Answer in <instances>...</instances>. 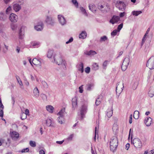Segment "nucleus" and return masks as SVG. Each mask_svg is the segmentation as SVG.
<instances>
[{
	"label": "nucleus",
	"mask_w": 154,
	"mask_h": 154,
	"mask_svg": "<svg viewBox=\"0 0 154 154\" xmlns=\"http://www.w3.org/2000/svg\"><path fill=\"white\" fill-rule=\"evenodd\" d=\"M41 97L42 98L43 100H46L47 99V96L46 95L42 94H41Z\"/></svg>",
	"instance_id": "nucleus-51"
},
{
	"label": "nucleus",
	"mask_w": 154,
	"mask_h": 154,
	"mask_svg": "<svg viewBox=\"0 0 154 154\" xmlns=\"http://www.w3.org/2000/svg\"><path fill=\"white\" fill-rule=\"evenodd\" d=\"M148 94L150 97H152L154 95V89H151L148 92Z\"/></svg>",
	"instance_id": "nucleus-34"
},
{
	"label": "nucleus",
	"mask_w": 154,
	"mask_h": 154,
	"mask_svg": "<svg viewBox=\"0 0 154 154\" xmlns=\"http://www.w3.org/2000/svg\"><path fill=\"white\" fill-rule=\"evenodd\" d=\"M124 88L123 83L119 82L117 83L116 87V91L117 94H119L118 96L122 91Z\"/></svg>",
	"instance_id": "nucleus-7"
},
{
	"label": "nucleus",
	"mask_w": 154,
	"mask_h": 154,
	"mask_svg": "<svg viewBox=\"0 0 154 154\" xmlns=\"http://www.w3.org/2000/svg\"><path fill=\"white\" fill-rule=\"evenodd\" d=\"M139 113L138 111H135L133 114V117L135 119H138L139 117Z\"/></svg>",
	"instance_id": "nucleus-29"
},
{
	"label": "nucleus",
	"mask_w": 154,
	"mask_h": 154,
	"mask_svg": "<svg viewBox=\"0 0 154 154\" xmlns=\"http://www.w3.org/2000/svg\"><path fill=\"white\" fill-rule=\"evenodd\" d=\"M58 19L60 23L62 26L66 24V20L63 15H59L58 16Z\"/></svg>",
	"instance_id": "nucleus-10"
},
{
	"label": "nucleus",
	"mask_w": 154,
	"mask_h": 154,
	"mask_svg": "<svg viewBox=\"0 0 154 154\" xmlns=\"http://www.w3.org/2000/svg\"><path fill=\"white\" fill-rule=\"evenodd\" d=\"M32 63L35 65L41 66V63L40 60L37 59L36 58H34L32 60Z\"/></svg>",
	"instance_id": "nucleus-19"
},
{
	"label": "nucleus",
	"mask_w": 154,
	"mask_h": 154,
	"mask_svg": "<svg viewBox=\"0 0 154 154\" xmlns=\"http://www.w3.org/2000/svg\"><path fill=\"white\" fill-rule=\"evenodd\" d=\"M12 139L14 140L17 139L19 137V134L16 131H13L11 134Z\"/></svg>",
	"instance_id": "nucleus-14"
},
{
	"label": "nucleus",
	"mask_w": 154,
	"mask_h": 154,
	"mask_svg": "<svg viewBox=\"0 0 154 154\" xmlns=\"http://www.w3.org/2000/svg\"><path fill=\"white\" fill-rule=\"evenodd\" d=\"M116 6L119 9L122 11L125 10L126 8L125 3L122 1H117L116 4Z\"/></svg>",
	"instance_id": "nucleus-6"
},
{
	"label": "nucleus",
	"mask_w": 154,
	"mask_h": 154,
	"mask_svg": "<svg viewBox=\"0 0 154 154\" xmlns=\"http://www.w3.org/2000/svg\"><path fill=\"white\" fill-rule=\"evenodd\" d=\"M123 26V23H121L119 25L117 28V30L119 32L120 31V30L122 28Z\"/></svg>",
	"instance_id": "nucleus-53"
},
{
	"label": "nucleus",
	"mask_w": 154,
	"mask_h": 154,
	"mask_svg": "<svg viewBox=\"0 0 154 154\" xmlns=\"http://www.w3.org/2000/svg\"><path fill=\"white\" fill-rule=\"evenodd\" d=\"M4 112L3 110H0V116L3 117V116Z\"/></svg>",
	"instance_id": "nucleus-61"
},
{
	"label": "nucleus",
	"mask_w": 154,
	"mask_h": 154,
	"mask_svg": "<svg viewBox=\"0 0 154 154\" xmlns=\"http://www.w3.org/2000/svg\"><path fill=\"white\" fill-rule=\"evenodd\" d=\"M73 134H71L69 137L67 138V140H71L72 139V138H73Z\"/></svg>",
	"instance_id": "nucleus-58"
},
{
	"label": "nucleus",
	"mask_w": 154,
	"mask_h": 154,
	"mask_svg": "<svg viewBox=\"0 0 154 154\" xmlns=\"http://www.w3.org/2000/svg\"><path fill=\"white\" fill-rule=\"evenodd\" d=\"M29 144L32 147H35L36 146V143L35 141H30Z\"/></svg>",
	"instance_id": "nucleus-49"
},
{
	"label": "nucleus",
	"mask_w": 154,
	"mask_h": 154,
	"mask_svg": "<svg viewBox=\"0 0 154 154\" xmlns=\"http://www.w3.org/2000/svg\"><path fill=\"white\" fill-rule=\"evenodd\" d=\"M85 72L87 73H89L90 71V68L89 67H87L85 69Z\"/></svg>",
	"instance_id": "nucleus-55"
},
{
	"label": "nucleus",
	"mask_w": 154,
	"mask_h": 154,
	"mask_svg": "<svg viewBox=\"0 0 154 154\" xmlns=\"http://www.w3.org/2000/svg\"><path fill=\"white\" fill-rule=\"evenodd\" d=\"M46 122L47 125L48 126H52V121L51 119H48L46 120Z\"/></svg>",
	"instance_id": "nucleus-32"
},
{
	"label": "nucleus",
	"mask_w": 154,
	"mask_h": 154,
	"mask_svg": "<svg viewBox=\"0 0 154 154\" xmlns=\"http://www.w3.org/2000/svg\"><path fill=\"white\" fill-rule=\"evenodd\" d=\"M128 65L126 64H124L122 63V71H125L127 68Z\"/></svg>",
	"instance_id": "nucleus-41"
},
{
	"label": "nucleus",
	"mask_w": 154,
	"mask_h": 154,
	"mask_svg": "<svg viewBox=\"0 0 154 154\" xmlns=\"http://www.w3.org/2000/svg\"><path fill=\"white\" fill-rule=\"evenodd\" d=\"M146 66L150 69H154V56H152L149 58L147 62Z\"/></svg>",
	"instance_id": "nucleus-5"
},
{
	"label": "nucleus",
	"mask_w": 154,
	"mask_h": 154,
	"mask_svg": "<svg viewBox=\"0 0 154 154\" xmlns=\"http://www.w3.org/2000/svg\"><path fill=\"white\" fill-rule=\"evenodd\" d=\"M16 77L17 80V82L19 83L21 87L23 86V84L22 83V82L21 80L20 79L19 76L17 75H16Z\"/></svg>",
	"instance_id": "nucleus-37"
},
{
	"label": "nucleus",
	"mask_w": 154,
	"mask_h": 154,
	"mask_svg": "<svg viewBox=\"0 0 154 154\" xmlns=\"http://www.w3.org/2000/svg\"><path fill=\"white\" fill-rule=\"evenodd\" d=\"M112 108L110 110L108 109L107 111L106 116L108 118H110L112 115Z\"/></svg>",
	"instance_id": "nucleus-26"
},
{
	"label": "nucleus",
	"mask_w": 154,
	"mask_h": 154,
	"mask_svg": "<svg viewBox=\"0 0 154 154\" xmlns=\"http://www.w3.org/2000/svg\"><path fill=\"white\" fill-rule=\"evenodd\" d=\"M22 27H21L19 31V38L21 39H22L23 38V35H24V32L22 30Z\"/></svg>",
	"instance_id": "nucleus-27"
},
{
	"label": "nucleus",
	"mask_w": 154,
	"mask_h": 154,
	"mask_svg": "<svg viewBox=\"0 0 154 154\" xmlns=\"http://www.w3.org/2000/svg\"><path fill=\"white\" fill-rule=\"evenodd\" d=\"M9 19L11 22L15 23L17 21L18 17L16 14L14 13H11L10 15Z\"/></svg>",
	"instance_id": "nucleus-9"
},
{
	"label": "nucleus",
	"mask_w": 154,
	"mask_h": 154,
	"mask_svg": "<svg viewBox=\"0 0 154 154\" xmlns=\"http://www.w3.org/2000/svg\"><path fill=\"white\" fill-rule=\"evenodd\" d=\"M72 2L76 8L79 7V4L76 0H72Z\"/></svg>",
	"instance_id": "nucleus-38"
},
{
	"label": "nucleus",
	"mask_w": 154,
	"mask_h": 154,
	"mask_svg": "<svg viewBox=\"0 0 154 154\" xmlns=\"http://www.w3.org/2000/svg\"><path fill=\"white\" fill-rule=\"evenodd\" d=\"M42 83L44 88H48V86L47 83L45 81H42Z\"/></svg>",
	"instance_id": "nucleus-48"
},
{
	"label": "nucleus",
	"mask_w": 154,
	"mask_h": 154,
	"mask_svg": "<svg viewBox=\"0 0 154 154\" xmlns=\"http://www.w3.org/2000/svg\"><path fill=\"white\" fill-rule=\"evenodd\" d=\"M80 10L83 12V13L85 15L87 14V13L85 9H84L83 7H81L80 8Z\"/></svg>",
	"instance_id": "nucleus-57"
},
{
	"label": "nucleus",
	"mask_w": 154,
	"mask_h": 154,
	"mask_svg": "<svg viewBox=\"0 0 154 154\" xmlns=\"http://www.w3.org/2000/svg\"><path fill=\"white\" fill-rule=\"evenodd\" d=\"M27 118V116L26 114L24 113L23 112L21 114L20 116L21 119L22 120H24L26 119Z\"/></svg>",
	"instance_id": "nucleus-43"
},
{
	"label": "nucleus",
	"mask_w": 154,
	"mask_h": 154,
	"mask_svg": "<svg viewBox=\"0 0 154 154\" xmlns=\"http://www.w3.org/2000/svg\"><path fill=\"white\" fill-rule=\"evenodd\" d=\"M54 51L52 50H49L48 51L47 56L49 58H51L53 55Z\"/></svg>",
	"instance_id": "nucleus-30"
},
{
	"label": "nucleus",
	"mask_w": 154,
	"mask_h": 154,
	"mask_svg": "<svg viewBox=\"0 0 154 154\" xmlns=\"http://www.w3.org/2000/svg\"><path fill=\"white\" fill-rule=\"evenodd\" d=\"M11 27L13 30H15L17 29V25L16 24L12 23L11 24Z\"/></svg>",
	"instance_id": "nucleus-35"
},
{
	"label": "nucleus",
	"mask_w": 154,
	"mask_h": 154,
	"mask_svg": "<svg viewBox=\"0 0 154 154\" xmlns=\"http://www.w3.org/2000/svg\"><path fill=\"white\" fill-rule=\"evenodd\" d=\"M120 20V18L119 16L114 15L112 19L110 20L109 22L112 24L117 23Z\"/></svg>",
	"instance_id": "nucleus-13"
},
{
	"label": "nucleus",
	"mask_w": 154,
	"mask_h": 154,
	"mask_svg": "<svg viewBox=\"0 0 154 154\" xmlns=\"http://www.w3.org/2000/svg\"><path fill=\"white\" fill-rule=\"evenodd\" d=\"M125 14V12H123L121 13L120 14L119 16L120 17H123L124 16Z\"/></svg>",
	"instance_id": "nucleus-62"
},
{
	"label": "nucleus",
	"mask_w": 154,
	"mask_h": 154,
	"mask_svg": "<svg viewBox=\"0 0 154 154\" xmlns=\"http://www.w3.org/2000/svg\"><path fill=\"white\" fill-rule=\"evenodd\" d=\"M132 144L136 148H141L142 146V143L140 140L138 138H135L133 140H131Z\"/></svg>",
	"instance_id": "nucleus-3"
},
{
	"label": "nucleus",
	"mask_w": 154,
	"mask_h": 154,
	"mask_svg": "<svg viewBox=\"0 0 154 154\" xmlns=\"http://www.w3.org/2000/svg\"><path fill=\"white\" fill-rule=\"evenodd\" d=\"M118 32H119V31L117 29H115L111 33V35L115 36L116 35Z\"/></svg>",
	"instance_id": "nucleus-50"
},
{
	"label": "nucleus",
	"mask_w": 154,
	"mask_h": 154,
	"mask_svg": "<svg viewBox=\"0 0 154 154\" xmlns=\"http://www.w3.org/2000/svg\"><path fill=\"white\" fill-rule=\"evenodd\" d=\"M54 60L55 63L59 65H65L66 62L62 57L60 53H57L54 56Z\"/></svg>",
	"instance_id": "nucleus-2"
},
{
	"label": "nucleus",
	"mask_w": 154,
	"mask_h": 154,
	"mask_svg": "<svg viewBox=\"0 0 154 154\" xmlns=\"http://www.w3.org/2000/svg\"><path fill=\"white\" fill-rule=\"evenodd\" d=\"M34 96L36 97H38L39 95V91L37 87H36L34 89L33 91Z\"/></svg>",
	"instance_id": "nucleus-22"
},
{
	"label": "nucleus",
	"mask_w": 154,
	"mask_h": 154,
	"mask_svg": "<svg viewBox=\"0 0 154 154\" xmlns=\"http://www.w3.org/2000/svg\"><path fill=\"white\" fill-rule=\"evenodd\" d=\"M98 97L95 102V105L97 106L99 105L100 103L101 100L103 97L102 95L101 94Z\"/></svg>",
	"instance_id": "nucleus-21"
},
{
	"label": "nucleus",
	"mask_w": 154,
	"mask_h": 154,
	"mask_svg": "<svg viewBox=\"0 0 154 154\" xmlns=\"http://www.w3.org/2000/svg\"><path fill=\"white\" fill-rule=\"evenodd\" d=\"M29 149L28 148H27L22 149L21 151V152L22 153L27 152H29Z\"/></svg>",
	"instance_id": "nucleus-52"
},
{
	"label": "nucleus",
	"mask_w": 154,
	"mask_h": 154,
	"mask_svg": "<svg viewBox=\"0 0 154 154\" xmlns=\"http://www.w3.org/2000/svg\"><path fill=\"white\" fill-rule=\"evenodd\" d=\"M112 129L113 131H116L118 129L117 125L116 124L113 125Z\"/></svg>",
	"instance_id": "nucleus-44"
},
{
	"label": "nucleus",
	"mask_w": 154,
	"mask_h": 154,
	"mask_svg": "<svg viewBox=\"0 0 154 154\" xmlns=\"http://www.w3.org/2000/svg\"><path fill=\"white\" fill-rule=\"evenodd\" d=\"M72 104L73 109H75L77 107V98L76 97H74L72 99Z\"/></svg>",
	"instance_id": "nucleus-15"
},
{
	"label": "nucleus",
	"mask_w": 154,
	"mask_h": 154,
	"mask_svg": "<svg viewBox=\"0 0 154 154\" xmlns=\"http://www.w3.org/2000/svg\"><path fill=\"white\" fill-rule=\"evenodd\" d=\"M138 84H139V83L137 81L136 82H134V85H133V86H132L133 89L134 90L136 89V88H137Z\"/></svg>",
	"instance_id": "nucleus-40"
},
{
	"label": "nucleus",
	"mask_w": 154,
	"mask_h": 154,
	"mask_svg": "<svg viewBox=\"0 0 154 154\" xmlns=\"http://www.w3.org/2000/svg\"><path fill=\"white\" fill-rule=\"evenodd\" d=\"M11 10V8L10 6H9L6 10V14H7L10 13Z\"/></svg>",
	"instance_id": "nucleus-47"
},
{
	"label": "nucleus",
	"mask_w": 154,
	"mask_h": 154,
	"mask_svg": "<svg viewBox=\"0 0 154 154\" xmlns=\"http://www.w3.org/2000/svg\"><path fill=\"white\" fill-rule=\"evenodd\" d=\"M73 40V38L72 37H71L69 41L66 42V44H68L69 43L72 42Z\"/></svg>",
	"instance_id": "nucleus-59"
},
{
	"label": "nucleus",
	"mask_w": 154,
	"mask_h": 154,
	"mask_svg": "<svg viewBox=\"0 0 154 154\" xmlns=\"http://www.w3.org/2000/svg\"><path fill=\"white\" fill-rule=\"evenodd\" d=\"M65 108H63L61 109L60 111L57 113V115L60 116H62L63 117V116L65 115Z\"/></svg>",
	"instance_id": "nucleus-23"
},
{
	"label": "nucleus",
	"mask_w": 154,
	"mask_h": 154,
	"mask_svg": "<svg viewBox=\"0 0 154 154\" xmlns=\"http://www.w3.org/2000/svg\"><path fill=\"white\" fill-rule=\"evenodd\" d=\"M142 13L141 11H133L132 12L131 14L134 16H137Z\"/></svg>",
	"instance_id": "nucleus-28"
},
{
	"label": "nucleus",
	"mask_w": 154,
	"mask_h": 154,
	"mask_svg": "<svg viewBox=\"0 0 154 154\" xmlns=\"http://www.w3.org/2000/svg\"><path fill=\"white\" fill-rule=\"evenodd\" d=\"M46 109L48 111L51 113L53 112L54 108L51 105L47 106H46Z\"/></svg>",
	"instance_id": "nucleus-25"
},
{
	"label": "nucleus",
	"mask_w": 154,
	"mask_h": 154,
	"mask_svg": "<svg viewBox=\"0 0 154 154\" xmlns=\"http://www.w3.org/2000/svg\"><path fill=\"white\" fill-rule=\"evenodd\" d=\"M110 149L111 151L114 152L116 150L118 145V140L116 137H112L110 141Z\"/></svg>",
	"instance_id": "nucleus-1"
},
{
	"label": "nucleus",
	"mask_w": 154,
	"mask_h": 154,
	"mask_svg": "<svg viewBox=\"0 0 154 154\" xmlns=\"http://www.w3.org/2000/svg\"><path fill=\"white\" fill-rule=\"evenodd\" d=\"M63 117L61 116L59 117L57 119L58 122L62 124L63 123Z\"/></svg>",
	"instance_id": "nucleus-42"
},
{
	"label": "nucleus",
	"mask_w": 154,
	"mask_h": 154,
	"mask_svg": "<svg viewBox=\"0 0 154 154\" xmlns=\"http://www.w3.org/2000/svg\"><path fill=\"white\" fill-rule=\"evenodd\" d=\"M46 22L49 24L53 25L54 23V20L51 17H47L46 20Z\"/></svg>",
	"instance_id": "nucleus-18"
},
{
	"label": "nucleus",
	"mask_w": 154,
	"mask_h": 154,
	"mask_svg": "<svg viewBox=\"0 0 154 154\" xmlns=\"http://www.w3.org/2000/svg\"><path fill=\"white\" fill-rule=\"evenodd\" d=\"M129 63V57H127L124 59L122 63L124 64H126L128 65Z\"/></svg>",
	"instance_id": "nucleus-31"
},
{
	"label": "nucleus",
	"mask_w": 154,
	"mask_h": 154,
	"mask_svg": "<svg viewBox=\"0 0 154 154\" xmlns=\"http://www.w3.org/2000/svg\"><path fill=\"white\" fill-rule=\"evenodd\" d=\"M109 6L108 4L102 5L100 4L98 6V8L102 12H107L109 10Z\"/></svg>",
	"instance_id": "nucleus-8"
},
{
	"label": "nucleus",
	"mask_w": 154,
	"mask_h": 154,
	"mask_svg": "<svg viewBox=\"0 0 154 154\" xmlns=\"http://www.w3.org/2000/svg\"><path fill=\"white\" fill-rule=\"evenodd\" d=\"M79 70L82 73L84 72L83 64L82 63H81L79 65Z\"/></svg>",
	"instance_id": "nucleus-36"
},
{
	"label": "nucleus",
	"mask_w": 154,
	"mask_h": 154,
	"mask_svg": "<svg viewBox=\"0 0 154 154\" xmlns=\"http://www.w3.org/2000/svg\"><path fill=\"white\" fill-rule=\"evenodd\" d=\"M93 7L92 5V6L89 5V9L90 10H91L93 12H94L96 11V10H93V7Z\"/></svg>",
	"instance_id": "nucleus-60"
},
{
	"label": "nucleus",
	"mask_w": 154,
	"mask_h": 154,
	"mask_svg": "<svg viewBox=\"0 0 154 154\" xmlns=\"http://www.w3.org/2000/svg\"><path fill=\"white\" fill-rule=\"evenodd\" d=\"M39 45V43L37 42H34L32 44V46L34 48H38Z\"/></svg>",
	"instance_id": "nucleus-45"
},
{
	"label": "nucleus",
	"mask_w": 154,
	"mask_h": 154,
	"mask_svg": "<svg viewBox=\"0 0 154 154\" xmlns=\"http://www.w3.org/2000/svg\"><path fill=\"white\" fill-rule=\"evenodd\" d=\"M21 7L19 4L17 3L14 4L13 5V9L16 12H18L20 9Z\"/></svg>",
	"instance_id": "nucleus-20"
},
{
	"label": "nucleus",
	"mask_w": 154,
	"mask_h": 154,
	"mask_svg": "<svg viewBox=\"0 0 154 154\" xmlns=\"http://www.w3.org/2000/svg\"><path fill=\"white\" fill-rule=\"evenodd\" d=\"M84 53L86 55L91 56H93L97 54L95 51L92 50H91L89 51H86Z\"/></svg>",
	"instance_id": "nucleus-16"
},
{
	"label": "nucleus",
	"mask_w": 154,
	"mask_h": 154,
	"mask_svg": "<svg viewBox=\"0 0 154 154\" xmlns=\"http://www.w3.org/2000/svg\"><path fill=\"white\" fill-rule=\"evenodd\" d=\"M107 61L105 60L103 63V68L104 69H106V66H107Z\"/></svg>",
	"instance_id": "nucleus-54"
},
{
	"label": "nucleus",
	"mask_w": 154,
	"mask_h": 154,
	"mask_svg": "<svg viewBox=\"0 0 154 154\" xmlns=\"http://www.w3.org/2000/svg\"><path fill=\"white\" fill-rule=\"evenodd\" d=\"M130 147V144L127 143L125 145V149L127 150H128Z\"/></svg>",
	"instance_id": "nucleus-63"
},
{
	"label": "nucleus",
	"mask_w": 154,
	"mask_h": 154,
	"mask_svg": "<svg viewBox=\"0 0 154 154\" xmlns=\"http://www.w3.org/2000/svg\"><path fill=\"white\" fill-rule=\"evenodd\" d=\"M8 16L7 14L2 12H0V20L2 21H6L8 20Z\"/></svg>",
	"instance_id": "nucleus-12"
},
{
	"label": "nucleus",
	"mask_w": 154,
	"mask_h": 154,
	"mask_svg": "<svg viewBox=\"0 0 154 154\" xmlns=\"http://www.w3.org/2000/svg\"><path fill=\"white\" fill-rule=\"evenodd\" d=\"M93 69L94 70H96L98 69L99 66L97 63H94L92 65Z\"/></svg>",
	"instance_id": "nucleus-33"
},
{
	"label": "nucleus",
	"mask_w": 154,
	"mask_h": 154,
	"mask_svg": "<svg viewBox=\"0 0 154 154\" xmlns=\"http://www.w3.org/2000/svg\"><path fill=\"white\" fill-rule=\"evenodd\" d=\"M83 85H82L80 87H79V92L81 93H83Z\"/></svg>",
	"instance_id": "nucleus-56"
},
{
	"label": "nucleus",
	"mask_w": 154,
	"mask_h": 154,
	"mask_svg": "<svg viewBox=\"0 0 154 154\" xmlns=\"http://www.w3.org/2000/svg\"><path fill=\"white\" fill-rule=\"evenodd\" d=\"M43 26L44 25L43 23L40 21L38 22L36 25L35 26L34 28L37 31H40L43 29Z\"/></svg>",
	"instance_id": "nucleus-11"
},
{
	"label": "nucleus",
	"mask_w": 154,
	"mask_h": 154,
	"mask_svg": "<svg viewBox=\"0 0 154 154\" xmlns=\"http://www.w3.org/2000/svg\"><path fill=\"white\" fill-rule=\"evenodd\" d=\"M88 110V106L86 105H82L80 109L81 119H82L85 117Z\"/></svg>",
	"instance_id": "nucleus-4"
},
{
	"label": "nucleus",
	"mask_w": 154,
	"mask_h": 154,
	"mask_svg": "<svg viewBox=\"0 0 154 154\" xmlns=\"http://www.w3.org/2000/svg\"><path fill=\"white\" fill-rule=\"evenodd\" d=\"M107 37L106 36L104 35L103 36L101 37L100 38V42H105L106 40H107Z\"/></svg>",
	"instance_id": "nucleus-39"
},
{
	"label": "nucleus",
	"mask_w": 154,
	"mask_h": 154,
	"mask_svg": "<svg viewBox=\"0 0 154 154\" xmlns=\"http://www.w3.org/2000/svg\"><path fill=\"white\" fill-rule=\"evenodd\" d=\"M93 86V85L92 84H90L87 85V90L88 91H90L91 89V88Z\"/></svg>",
	"instance_id": "nucleus-46"
},
{
	"label": "nucleus",
	"mask_w": 154,
	"mask_h": 154,
	"mask_svg": "<svg viewBox=\"0 0 154 154\" xmlns=\"http://www.w3.org/2000/svg\"><path fill=\"white\" fill-rule=\"evenodd\" d=\"M18 2L20 3V5H22L24 3V0H17Z\"/></svg>",
	"instance_id": "nucleus-64"
},
{
	"label": "nucleus",
	"mask_w": 154,
	"mask_h": 154,
	"mask_svg": "<svg viewBox=\"0 0 154 154\" xmlns=\"http://www.w3.org/2000/svg\"><path fill=\"white\" fill-rule=\"evenodd\" d=\"M87 36V33L85 31H82V33L79 35V38L82 39L85 38Z\"/></svg>",
	"instance_id": "nucleus-24"
},
{
	"label": "nucleus",
	"mask_w": 154,
	"mask_h": 154,
	"mask_svg": "<svg viewBox=\"0 0 154 154\" xmlns=\"http://www.w3.org/2000/svg\"><path fill=\"white\" fill-rule=\"evenodd\" d=\"M145 123L147 126H149L152 122V119L150 117H147L145 119Z\"/></svg>",
	"instance_id": "nucleus-17"
}]
</instances>
